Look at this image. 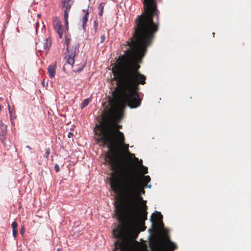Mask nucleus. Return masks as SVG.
I'll return each mask as SVG.
<instances>
[{
  "instance_id": "nucleus-23",
  "label": "nucleus",
  "mask_w": 251,
  "mask_h": 251,
  "mask_svg": "<svg viewBox=\"0 0 251 251\" xmlns=\"http://www.w3.org/2000/svg\"><path fill=\"white\" fill-rule=\"evenodd\" d=\"M26 148H28V149H31L30 147V146H26Z\"/></svg>"
},
{
  "instance_id": "nucleus-24",
  "label": "nucleus",
  "mask_w": 251,
  "mask_h": 251,
  "mask_svg": "<svg viewBox=\"0 0 251 251\" xmlns=\"http://www.w3.org/2000/svg\"><path fill=\"white\" fill-rule=\"evenodd\" d=\"M82 70V68L79 69V70H78V72L81 71Z\"/></svg>"
},
{
  "instance_id": "nucleus-3",
  "label": "nucleus",
  "mask_w": 251,
  "mask_h": 251,
  "mask_svg": "<svg viewBox=\"0 0 251 251\" xmlns=\"http://www.w3.org/2000/svg\"><path fill=\"white\" fill-rule=\"evenodd\" d=\"M60 6L64 11V18L67 29L68 28V18L71 8L74 3V0H60Z\"/></svg>"
},
{
  "instance_id": "nucleus-21",
  "label": "nucleus",
  "mask_w": 251,
  "mask_h": 251,
  "mask_svg": "<svg viewBox=\"0 0 251 251\" xmlns=\"http://www.w3.org/2000/svg\"><path fill=\"white\" fill-rule=\"evenodd\" d=\"M74 136V134L72 132H69L68 134V138H71L73 136Z\"/></svg>"
},
{
  "instance_id": "nucleus-10",
  "label": "nucleus",
  "mask_w": 251,
  "mask_h": 251,
  "mask_svg": "<svg viewBox=\"0 0 251 251\" xmlns=\"http://www.w3.org/2000/svg\"><path fill=\"white\" fill-rule=\"evenodd\" d=\"M138 165L139 166H141V167H142V174L143 175L148 173V168L147 167H145V166L143 165L142 160H140V161H139Z\"/></svg>"
},
{
  "instance_id": "nucleus-20",
  "label": "nucleus",
  "mask_w": 251,
  "mask_h": 251,
  "mask_svg": "<svg viewBox=\"0 0 251 251\" xmlns=\"http://www.w3.org/2000/svg\"><path fill=\"white\" fill-rule=\"evenodd\" d=\"M25 230L24 227H22L20 230V233L21 234L23 235L25 233Z\"/></svg>"
},
{
  "instance_id": "nucleus-27",
  "label": "nucleus",
  "mask_w": 251,
  "mask_h": 251,
  "mask_svg": "<svg viewBox=\"0 0 251 251\" xmlns=\"http://www.w3.org/2000/svg\"><path fill=\"white\" fill-rule=\"evenodd\" d=\"M57 251H59V249H57Z\"/></svg>"
},
{
  "instance_id": "nucleus-4",
  "label": "nucleus",
  "mask_w": 251,
  "mask_h": 251,
  "mask_svg": "<svg viewBox=\"0 0 251 251\" xmlns=\"http://www.w3.org/2000/svg\"><path fill=\"white\" fill-rule=\"evenodd\" d=\"M70 38L68 36H65V43L67 46L66 53V55L65 57L67 58V62L73 66L75 63L74 58L76 55V51L77 49V47H75L71 49V50H69V43L70 42Z\"/></svg>"
},
{
  "instance_id": "nucleus-12",
  "label": "nucleus",
  "mask_w": 251,
  "mask_h": 251,
  "mask_svg": "<svg viewBox=\"0 0 251 251\" xmlns=\"http://www.w3.org/2000/svg\"><path fill=\"white\" fill-rule=\"evenodd\" d=\"M89 102H90L89 99H85L81 104V108H84L85 107H86L89 103Z\"/></svg>"
},
{
  "instance_id": "nucleus-28",
  "label": "nucleus",
  "mask_w": 251,
  "mask_h": 251,
  "mask_svg": "<svg viewBox=\"0 0 251 251\" xmlns=\"http://www.w3.org/2000/svg\"><path fill=\"white\" fill-rule=\"evenodd\" d=\"M40 14H38V17H40Z\"/></svg>"
},
{
  "instance_id": "nucleus-1",
  "label": "nucleus",
  "mask_w": 251,
  "mask_h": 251,
  "mask_svg": "<svg viewBox=\"0 0 251 251\" xmlns=\"http://www.w3.org/2000/svg\"><path fill=\"white\" fill-rule=\"evenodd\" d=\"M151 181L149 176L140 177L134 173L118 175L119 188L117 190L111 188L113 192L120 193L121 202L116 206V215L121 224L113 230L114 236L118 240L115 242L113 251H127L133 249L138 242L126 236L127 230L135 229L139 226L144 224L147 219L146 201L142 194L145 193L144 188H151L147 185ZM156 251H174L177 248L176 244L169 238L163 241H156L151 245Z\"/></svg>"
},
{
  "instance_id": "nucleus-7",
  "label": "nucleus",
  "mask_w": 251,
  "mask_h": 251,
  "mask_svg": "<svg viewBox=\"0 0 251 251\" xmlns=\"http://www.w3.org/2000/svg\"><path fill=\"white\" fill-rule=\"evenodd\" d=\"M56 63L50 65L48 68V72L50 78H53L56 74Z\"/></svg>"
},
{
  "instance_id": "nucleus-6",
  "label": "nucleus",
  "mask_w": 251,
  "mask_h": 251,
  "mask_svg": "<svg viewBox=\"0 0 251 251\" xmlns=\"http://www.w3.org/2000/svg\"><path fill=\"white\" fill-rule=\"evenodd\" d=\"M162 218L163 216L161 215V213L156 212L155 214L152 215L151 220L153 224H154L155 221L158 222L161 227L163 228L164 227V224L162 222Z\"/></svg>"
},
{
  "instance_id": "nucleus-17",
  "label": "nucleus",
  "mask_w": 251,
  "mask_h": 251,
  "mask_svg": "<svg viewBox=\"0 0 251 251\" xmlns=\"http://www.w3.org/2000/svg\"><path fill=\"white\" fill-rule=\"evenodd\" d=\"M54 170L56 172H58L60 171L59 166L58 164H56L54 166Z\"/></svg>"
},
{
  "instance_id": "nucleus-5",
  "label": "nucleus",
  "mask_w": 251,
  "mask_h": 251,
  "mask_svg": "<svg viewBox=\"0 0 251 251\" xmlns=\"http://www.w3.org/2000/svg\"><path fill=\"white\" fill-rule=\"evenodd\" d=\"M54 29L58 33L60 38H62L63 34V28L59 18L54 17L53 18Z\"/></svg>"
},
{
  "instance_id": "nucleus-26",
  "label": "nucleus",
  "mask_w": 251,
  "mask_h": 251,
  "mask_svg": "<svg viewBox=\"0 0 251 251\" xmlns=\"http://www.w3.org/2000/svg\"><path fill=\"white\" fill-rule=\"evenodd\" d=\"M214 34H215V33H213L212 35H213V36H214Z\"/></svg>"
},
{
  "instance_id": "nucleus-13",
  "label": "nucleus",
  "mask_w": 251,
  "mask_h": 251,
  "mask_svg": "<svg viewBox=\"0 0 251 251\" xmlns=\"http://www.w3.org/2000/svg\"><path fill=\"white\" fill-rule=\"evenodd\" d=\"M50 154V149L49 148H48L46 149V153L45 154V156L46 158H48L49 154Z\"/></svg>"
},
{
  "instance_id": "nucleus-11",
  "label": "nucleus",
  "mask_w": 251,
  "mask_h": 251,
  "mask_svg": "<svg viewBox=\"0 0 251 251\" xmlns=\"http://www.w3.org/2000/svg\"><path fill=\"white\" fill-rule=\"evenodd\" d=\"M104 5H105L104 3L101 2L100 3V4L99 5V6L98 7V9L99 10V15L100 16H102L103 14V10L104 8Z\"/></svg>"
},
{
  "instance_id": "nucleus-2",
  "label": "nucleus",
  "mask_w": 251,
  "mask_h": 251,
  "mask_svg": "<svg viewBox=\"0 0 251 251\" xmlns=\"http://www.w3.org/2000/svg\"><path fill=\"white\" fill-rule=\"evenodd\" d=\"M99 132H96L99 138L98 142H102L103 145L108 144L109 151L106 156L108 162L113 171L111 173L110 184L111 188L117 190L119 188L118 175L126 173L127 169L126 163L123 161L125 155L123 150L126 152L131 154L128 150L129 145L125 143L124 133L116 127H109L107 119H104L102 123L97 126ZM136 161H139L138 158L134 157Z\"/></svg>"
},
{
  "instance_id": "nucleus-18",
  "label": "nucleus",
  "mask_w": 251,
  "mask_h": 251,
  "mask_svg": "<svg viewBox=\"0 0 251 251\" xmlns=\"http://www.w3.org/2000/svg\"><path fill=\"white\" fill-rule=\"evenodd\" d=\"M94 28H95V31H96L97 30V28H98V22L97 21H95L94 23Z\"/></svg>"
},
{
  "instance_id": "nucleus-15",
  "label": "nucleus",
  "mask_w": 251,
  "mask_h": 251,
  "mask_svg": "<svg viewBox=\"0 0 251 251\" xmlns=\"http://www.w3.org/2000/svg\"><path fill=\"white\" fill-rule=\"evenodd\" d=\"M12 233L14 237H16L17 236V233H18V230L17 229H12Z\"/></svg>"
},
{
  "instance_id": "nucleus-25",
  "label": "nucleus",
  "mask_w": 251,
  "mask_h": 251,
  "mask_svg": "<svg viewBox=\"0 0 251 251\" xmlns=\"http://www.w3.org/2000/svg\"><path fill=\"white\" fill-rule=\"evenodd\" d=\"M214 34H215V33H213L212 35H213V36H214Z\"/></svg>"
},
{
  "instance_id": "nucleus-16",
  "label": "nucleus",
  "mask_w": 251,
  "mask_h": 251,
  "mask_svg": "<svg viewBox=\"0 0 251 251\" xmlns=\"http://www.w3.org/2000/svg\"><path fill=\"white\" fill-rule=\"evenodd\" d=\"M105 39V35H101L100 37V43H102L103 42H104Z\"/></svg>"
},
{
  "instance_id": "nucleus-9",
  "label": "nucleus",
  "mask_w": 251,
  "mask_h": 251,
  "mask_svg": "<svg viewBox=\"0 0 251 251\" xmlns=\"http://www.w3.org/2000/svg\"><path fill=\"white\" fill-rule=\"evenodd\" d=\"M51 44L50 38H48L45 40L43 43L44 49L45 50L49 49Z\"/></svg>"
},
{
  "instance_id": "nucleus-14",
  "label": "nucleus",
  "mask_w": 251,
  "mask_h": 251,
  "mask_svg": "<svg viewBox=\"0 0 251 251\" xmlns=\"http://www.w3.org/2000/svg\"><path fill=\"white\" fill-rule=\"evenodd\" d=\"M11 226L12 227V229H17V227L18 226V224L16 222H13L11 224Z\"/></svg>"
},
{
  "instance_id": "nucleus-19",
  "label": "nucleus",
  "mask_w": 251,
  "mask_h": 251,
  "mask_svg": "<svg viewBox=\"0 0 251 251\" xmlns=\"http://www.w3.org/2000/svg\"><path fill=\"white\" fill-rule=\"evenodd\" d=\"M4 127V129H6V126H4L2 121H0V128H3Z\"/></svg>"
},
{
  "instance_id": "nucleus-22",
  "label": "nucleus",
  "mask_w": 251,
  "mask_h": 251,
  "mask_svg": "<svg viewBox=\"0 0 251 251\" xmlns=\"http://www.w3.org/2000/svg\"><path fill=\"white\" fill-rule=\"evenodd\" d=\"M146 228V227L145 226H143V229L141 230L142 231H144Z\"/></svg>"
},
{
  "instance_id": "nucleus-8",
  "label": "nucleus",
  "mask_w": 251,
  "mask_h": 251,
  "mask_svg": "<svg viewBox=\"0 0 251 251\" xmlns=\"http://www.w3.org/2000/svg\"><path fill=\"white\" fill-rule=\"evenodd\" d=\"M88 16H89V12L87 10L86 11V13H85L84 15L82 18V28L84 29V30H85L87 22L88 19Z\"/></svg>"
}]
</instances>
